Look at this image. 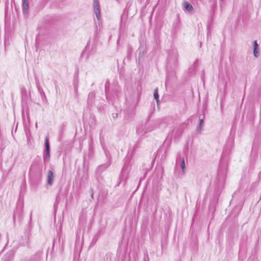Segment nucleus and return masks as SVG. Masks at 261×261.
<instances>
[{"label": "nucleus", "instance_id": "nucleus-1", "mask_svg": "<svg viewBox=\"0 0 261 261\" xmlns=\"http://www.w3.org/2000/svg\"><path fill=\"white\" fill-rule=\"evenodd\" d=\"M42 164L41 161H34L29 169V174L31 176L40 175L42 170Z\"/></svg>", "mask_w": 261, "mask_h": 261}, {"label": "nucleus", "instance_id": "nucleus-2", "mask_svg": "<svg viewBox=\"0 0 261 261\" xmlns=\"http://www.w3.org/2000/svg\"><path fill=\"white\" fill-rule=\"evenodd\" d=\"M93 7L96 18L98 20H99L100 19V13L98 0H94Z\"/></svg>", "mask_w": 261, "mask_h": 261}, {"label": "nucleus", "instance_id": "nucleus-3", "mask_svg": "<svg viewBox=\"0 0 261 261\" xmlns=\"http://www.w3.org/2000/svg\"><path fill=\"white\" fill-rule=\"evenodd\" d=\"M45 152L46 158H49L50 156V146L48 136H46L45 139Z\"/></svg>", "mask_w": 261, "mask_h": 261}, {"label": "nucleus", "instance_id": "nucleus-4", "mask_svg": "<svg viewBox=\"0 0 261 261\" xmlns=\"http://www.w3.org/2000/svg\"><path fill=\"white\" fill-rule=\"evenodd\" d=\"M95 98V93L94 91L90 92L88 95V103L89 106H92L94 103Z\"/></svg>", "mask_w": 261, "mask_h": 261}, {"label": "nucleus", "instance_id": "nucleus-5", "mask_svg": "<svg viewBox=\"0 0 261 261\" xmlns=\"http://www.w3.org/2000/svg\"><path fill=\"white\" fill-rule=\"evenodd\" d=\"M54 178V172L51 170H48L47 172V182L49 185L51 186L53 185Z\"/></svg>", "mask_w": 261, "mask_h": 261}, {"label": "nucleus", "instance_id": "nucleus-6", "mask_svg": "<svg viewBox=\"0 0 261 261\" xmlns=\"http://www.w3.org/2000/svg\"><path fill=\"white\" fill-rule=\"evenodd\" d=\"M184 127V124H181L175 128V130H174L175 132V137H178L182 134Z\"/></svg>", "mask_w": 261, "mask_h": 261}, {"label": "nucleus", "instance_id": "nucleus-7", "mask_svg": "<svg viewBox=\"0 0 261 261\" xmlns=\"http://www.w3.org/2000/svg\"><path fill=\"white\" fill-rule=\"evenodd\" d=\"M182 6L184 10H186L189 12H192L194 10V8L192 5L188 2H184L183 3Z\"/></svg>", "mask_w": 261, "mask_h": 261}, {"label": "nucleus", "instance_id": "nucleus-8", "mask_svg": "<svg viewBox=\"0 0 261 261\" xmlns=\"http://www.w3.org/2000/svg\"><path fill=\"white\" fill-rule=\"evenodd\" d=\"M109 165L110 164H106L98 166L96 170L97 174L100 175Z\"/></svg>", "mask_w": 261, "mask_h": 261}, {"label": "nucleus", "instance_id": "nucleus-9", "mask_svg": "<svg viewBox=\"0 0 261 261\" xmlns=\"http://www.w3.org/2000/svg\"><path fill=\"white\" fill-rule=\"evenodd\" d=\"M22 9L24 14L28 13L29 4L27 0H22Z\"/></svg>", "mask_w": 261, "mask_h": 261}, {"label": "nucleus", "instance_id": "nucleus-10", "mask_svg": "<svg viewBox=\"0 0 261 261\" xmlns=\"http://www.w3.org/2000/svg\"><path fill=\"white\" fill-rule=\"evenodd\" d=\"M151 129L145 130L144 129V126L143 125L139 126L137 128V132L138 134H140L141 135H143L145 133H146L148 132L151 131Z\"/></svg>", "mask_w": 261, "mask_h": 261}, {"label": "nucleus", "instance_id": "nucleus-11", "mask_svg": "<svg viewBox=\"0 0 261 261\" xmlns=\"http://www.w3.org/2000/svg\"><path fill=\"white\" fill-rule=\"evenodd\" d=\"M201 115L199 116V125L197 127V131L198 133H200L202 130V128L203 126L204 121L203 118H201Z\"/></svg>", "mask_w": 261, "mask_h": 261}, {"label": "nucleus", "instance_id": "nucleus-12", "mask_svg": "<svg viewBox=\"0 0 261 261\" xmlns=\"http://www.w3.org/2000/svg\"><path fill=\"white\" fill-rule=\"evenodd\" d=\"M20 217V212H19V211L18 212L17 210L16 211H14L13 216L14 222L15 221L17 218L19 219Z\"/></svg>", "mask_w": 261, "mask_h": 261}, {"label": "nucleus", "instance_id": "nucleus-13", "mask_svg": "<svg viewBox=\"0 0 261 261\" xmlns=\"http://www.w3.org/2000/svg\"><path fill=\"white\" fill-rule=\"evenodd\" d=\"M153 96L154 99L156 100L157 103H158L159 101V95L158 94V89L156 88L153 92Z\"/></svg>", "mask_w": 261, "mask_h": 261}, {"label": "nucleus", "instance_id": "nucleus-14", "mask_svg": "<svg viewBox=\"0 0 261 261\" xmlns=\"http://www.w3.org/2000/svg\"><path fill=\"white\" fill-rule=\"evenodd\" d=\"M180 167L183 172H184V169H185V162L184 158H182L181 159V162L180 163Z\"/></svg>", "mask_w": 261, "mask_h": 261}, {"label": "nucleus", "instance_id": "nucleus-15", "mask_svg": "<svg viewBox=\"0 0 261 261\" xmlns=\"http://www.w3.org/2000/svg\"><path fill=\"white\" fill-rule=\"evenodd\" d=\"M110 85L109 82L107 81L105 84V88H106V94L107 96L108 93V87Z\"/></svg>", "mask_w": 261, "mask_h": 261}, {"label": "nucleus", "instance_id": "nucleus-16", "mask_svg": "<svg viewBox=\"0 0 261 261\" xmlns=\"http://www.w3.org/2000/svg\"><path fill=\"white\" fill-rule=\"evenodd\" d=\"M253 55L255 57H257L258 56V49L253 48Z\"/></svg>", "mask_w": 261, "mask_h": 261}, {"label": "nucleus", "instance_id": "nucleus-17", "mask_svg": "<svg viewBox=\"0 0 261 261\" xmlns=\"http://www.w3.org/2000/svg\"><path fill=\"white\" fill-rule=\"evenodd\" d=\"M253 47L254 48L258 49V45L256 40L253 41Z\"/></svg>", "mask_w": 261, "mask_h": 261}, {"label": "nucleus", "instance_id": "nucleus-18", "mask_svg": "<svg viewBox=\"0 0 261 261\" xmlns=\"http://www.w3.org/2000/svg\"><path fill=\"white\" fill-rule=\"evenodd\" d=\"M90 192H91V197L92 198H93L94 193H93V190L92 188L90 189Z\"/></svg>", "mask_w": 261, "mask_h": 261}, {"label": "nucleus", "instance_id": "nucleus-19", "mask_svg": "<svg viewBox=\"0 0 261 261\" xmlns=\"http://www.w3.org/2000/svg\"><path fill=\"white\" fill-rule=\"evenodd\" d=\"M144 261H149L148 256L147 255L144 257Z\"/></svg>", "mask_w": 261, "mask_h": 261}, {"label": "nucleus", "instance_id": "nucleus-20", "mask_svg": "<svg viewBox=\"0 0 261 261\" xmlns=\"http://www.w3.org/2000/svg\"><path fill=\"white\" fill-rule=\"evenodd\" d=\"M118 114L117 113L113 114V117L114 119H115L116 118H117Z\"/></svg>", "mask_w": 261, "mask_h": 261}, {"label": "nucleus", "instance_id": "nucleus-21", "mask_svg": "<svg viewBox=\"0 0 261 261\" xmlns=\"http://www.w3.org/2000/svg\"><path fill=\"white\" fill-rule=\"evenodd\" d=\"M198 60H196L194 62V63L193 64V66L195 67V68H196L197 65V62Z\"/></svg>", "mask_w": 261, "mask_h": 261}, {"label": "nucleus", "instance_id": "nucleus-22", "mask_svg": "<svg viewBox=\"0 0 261 261\" xmlns=\"http://www.w3.org/2000/svg\"><path fill=\"white\" fill-rule=\"evenodd\" d=\"M222 160H221V164H222Z\"/></svg>", "mask_w": 261, "mask_h": 261}, {"label": "nucleus", "instance_id": "nucleus-23", "mask_svg": "<svg viewBox=\"0 0 261 261\" xmlns=\"http://www.w3.org/2000/svg\"><path fill=\"white\" fill-rule=\"evenodd\" d=\"M221 1H222L223 0H220Z\"/></svg>", "mask_w": 261, "mask_h": 261}]
</instances>
